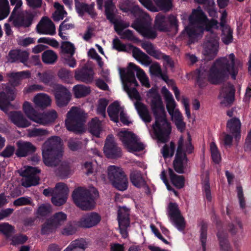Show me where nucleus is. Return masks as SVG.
I'll list each match as a JSON object with an SVG mask.
<instances>
[{
    "instance_id": "nucleus-1",
    "label": "nucleus",
    "mask_w": 251,
    "mask_h": 251,
    "mask_svg": "<svg viewBox=\"0 0 251 251\" xmlns=\"http://www.w3.org/2000/svg\"><path fill=\"white\" fill-rule=\"evenodd\" d=\"M241 65V61L235 58L233 53H231L228 57L217 59L208 72L202 69L199 70L198 82L201 85V82L207 79L211 83L217 84L224 81L229 74L233 79H235Z\"/></svg>"
},
{
    "instance_id": "nucleus-2",
    "label": "nucleus",
    "mask_w": 251,
    "mask_h": 251,
    "mask_svg": "<svg viewBox=\"0 0 251 251\" xmlns=\"http://www.w3.org/2000/svg\"><path fill=\"white\" fill-rule=\"evenodd\" d=\"M147 95L150 100L151 108L155 119V123L152 125L154 135L158 142L166 143L169 139L171 126L167 120L161 98L154 88L151 89Z\"/></svg>"
},
{
    "instance_id": "nucleus-3",
    "label": "nucleus",
    "mask_w": 251,
    "mask_h": 251,
    "mask_svg": "<svg viewBox=\"0 0 251 251\" xmlns=\"http://www.w3.org/2000/svg\"><path fill=\"white\" fill-rule=\"evenodd\" d=\"M206 20V16L201 9L193 11L189 17V24L183 31V33L187 35L191 43L194 42L199 36H201L204 29L209 33L213 32L211 30V28H218L217 21L212 20L207 23Z\"/></svg>"
},
{
    "instance_id": "nucleus-4",
    "label": "nucleus",
    "mask_w": 251,
    "mask_h": 251,
    "mask_svg": "<svg viewBox=\"0 0 251 251\" xmlns=\"http://www.w3.org/2000/svg\"><path fill=\"white\" fill-rule=\"evenodd\" d=\"M135 73L143 86L149 88L151 85L143 70L133 63H129L126 67V93L131 100H140V95L136 89L139 84L135 77Z\"/></svg>"
},
{
    "instance_id": "nucleus-5",
    "label": "nucleus",
    "mask_w": 251,
    "mask_h": 251,
    "mask_svg": "<svg viewBox=\"0 0 251 251\" xmlns=\"http://www.w3.org/2000/svg\"><path fill=\"white\" fill-rule=\"evenodd\" d=\"M61 140L52 136L45 142L42 147V156L44 164L48 167L57 166L63 155Z\"/></svg>"
},
{
    "instance_id": "nucleus-6",
    "label": "nucleus",
    "mask_w": 251,
    "mask_h": 251,
    "mask_svg": "<svg viewBox=\"0 0 251 251\" xmlns=\"http://www.w3.org/2000/svg\"><path fill=\"white\" fill-rule=\"evenodd\" d=\"M129 10L126 8V13ZM130 13H132L135 17L141 19L140 21H136L131 25V26L140 33L145 38L154 39L157 35L155 29L151 26V19L148 14L143 11L138 6H134L130 10Z\"/></svg>"
},
{
    "instance_id": "nucleus-7",
    "label": "nucleus",
    "mask_w": 251,
    "mask_h": 251,
    "mask_svg": "<svg viewBox=\"0 0 251 251\" xmlns=\"http://www.w3.org/2000/svg\"><path fill=\"white\" fill-rule=\"evenodd\" d=\"M72 197L77 207L83 210H90L95 206V200L99 197V192L94 187L86 189L80 187L74 190Z\"/></svg>"
},
{
    "instance_id": "nucleus-8",
    "label": "nucleus",
    "mask_w": 251,
    "mask_h": 251,
    "mask_svg": "<svg viewBox=\"0 0 251 251\" xmlns=\"http://www.w3.org/2000/svg\"><path fill=\"white\" fill-rule=\"evenodd\" d=\"M85 117L83 113L76 107H72L67 114L65 120L66 128L75 133H81L84 131Z\"/></svg>"
},
{
    "instance_id": "nucleus-9",
    "label": "nucleus",
    "mask_w": 251,
    "mask_h": 251,
    "mask_svg": "<svg viewBox=\"0 0 251 251\" xmlns=\"http://www.w3.org/2000/svg\"><path fill=\"white\" fill-rule=\"evenodd\" d=\"M69 189L64 183L56 184L54 188H48L43 190V194L46 197L51 196V202L55 206L64 204L68 198Z\"/></svg>"
},
{
    "instance_id": "nucleus-10",
    "label": "nucleus",
    "mask_w": 251,
    "mask_h": 251,
    "mask_svg": "<svg viewBox=\"0 0 251 251\" xmlns=\"http://www.w3.org/2000/svg\"><path fill=\"white\" fill-rule=\"evenodd\" d=\"M105 15L107 20L114 25V29L117 33L120 36L121 38L126 39V24L119 21L115 18L114 11L115 8L112 0H106L104 2Z\"/></svg>"
},
{
    "instance_id": "nucleus-11",
    "label": "nucleus",
    "mask_w": 251,
    "mask_h": 251,
    "mask_svg": "<svg viewBox=\"0 0 251 251\" xmlns=\"http://www.w3.org/2000/svg\"><path fill=\"white\" fill-rule=\"evenodd\" d=\"M219 38L214 32H210L206 36L202 48V54L208 59L214 58L217 54L219 49Z\"/></svg>"
},
{
    "instance_id": "nucleus-12",
    "label": "nucleus",
    "mask_w": 251,
    "mask_h": 251,
    "mask_svg": "<svg viewBox=\"0 0 251 251\" xmlns=\"http://www.w3.org/2000/svg\"><path fill=\"white\" fill-rule=\"evenodd\" d=\"M107 175L114 187L119 190H126V176L121 168L114 165L109 166L107 168Z\"/></svg>"
},
{
    "instance_id": "nucleus-13",
    "label": "nucleus",
    "mask_w": 251,
    "mask_h": 251,
    "mask_svg": "<svg viewBox=\"0 0 251 251\" xmlns=\"http://www.w3.org/2000/svg\"><path fill=\"white\" fill-rule=\"evenodd\" d=\"M52 91L56 105L58 107H64L69 103L72 95L66 87L58 84L53 86Z\"/></svg>"
},
{
    "instance_id": "nucleus-14",
    "label": "nucleus",
    "mask_w": 251,
    "mask_h": 251,
    "mask_svg": "<svg viewBox=\"0 0 251 251\" xmlns=\"http://www.w3.org/2000/svg\"><path fill=\"white\" fill-rule=\"evenodd\" d=\"M168 216L173 224L180 231L185 227L186 223L181 215L178 205L175 203H170L169 205Z\"/></svg>"
},
{
    "instance_id": "nucleus-15",
    "label": "nucleus",
    "mask_w": 251,
    "mask_h": 251,
    "mask_svg": "<svg viewBox=\"0 0 251 251\" xmlns=\"http://www.w3.org/2000/svg\"><path fill=\"white\" fill-rule=\"evenodd\" d=\"M183 138L181 136L178 142V147L175 159L173 162L174 168L175 171L179 174L184 173V169L187 163V158L184 152H183Z\"/></svg>"
},
{
    "instance_id": "nucleus-16",
    "label": "nucleus",
    "mask_w": 251,
    "mask_h": 251,
    "mask_svg": "<svg viewBox=\"0 0 251 251\" xmlns=\"http://www.w3.org/2000/svg\"><path fill=\"white\" fill-rule=\"evenodd\" d=\"M103 152L106 157L110 159H116L122 155L121 148L117 146L112 135L110 134L107 136L103 147Z\"/></svg>"
},
{
    "instance_id": "nucleus-17",
    "label": "nucleus",
    "mask_w": 251,
    "mask_h": 251,
    "mask_svg": "<svg viewBox=\"0 0 251 251\" xmlns=\"http://www.w3.org/2000/svg\"><path fill=\"white\" fill-rule=\"evenodd\" d=\"M235 91L233 85L229 83L224 84L219 96L221 103L225 106H230L234 100Z\"/></svg>"
},
{
    "instance_id": "nucleus-18",
    "label": "nucleus",
    "mask_w": 251,
    "mask_h": 251,
    "mask_svg": "<svg viewBox=\"0 0 251 251\" xmlns=\"http://www.w3.org/2000/svg\"><path fill=\"white\" fill-rule=\"evenodd\" d=\"M15 97L14 88L6 87L4 91L0 92V109L6 113L12 106L11 101Z\"/></svg>"
},
{
    "instance_id": "nucleus-19",
    "label": "nucleus",
    "mask_w": 251,
    "mask_h": 251,
    "mask_svg": "<svg viewBox=\"0 0 251 251\" xmlns=\"http://www.w3.org/2000/svg\"><path fill=\"white\" fill-rule=\"evenodd\" d=\"M100 220L98 213L92 212L84 215L76 223L80 227L90 228L97 225Z\"/></svg>"
},
{
    "instance_id": "nucleus-20",
    "label": "nucleus",
    "mask_w": 251,
    "mask_h": 251,
    "mask_svg": "<svg viewBox=\"0 0 251 251\" xmlns=\"http://www.w3.org/2000/svg\"><path fill=\"white\" fill-rule=\"evenodd\" d=\"M94 72L92 68L84 66L75 71L74 77L77 81L84 82L86 84L91 83L94 80Z\"/></svg>"
},
{
    "instance_id": "nucleus-21",
    "label": "nucleus",
    "mask_w": 251,
    "mask_h": 251,
    "mask_svg": "<svg viewBox=\"0 0 251 251\" xmlns=\"http://www.w3.org/2000/svg\"><path fill=\"white\" fill-rule=\"evenodd\" d=\"M37 16V12L35 11H26L20 18L17 17L13 21V24L16 27H29L33 22L34 18Z\"/></svg>"
},
{
    "instance_id": "nucleus-22",
    "label": "nucleus",
    "mask_w": 251,
    "mask_h": 251,
    "mask_svg": "<svg viewBox=\"0 0 251 251\" xmlns=\"http://www.w3.org/2000/svg\"><path fill=\"white\" fill-rule=\"evenodd\" d=\"M126 148L128 151H140L145 148L138 137L133 132L126 130Z\"/></svg>"
},
{
    "instance_id": "nucleus-23",
    "label": "nucleus",
    "mask_w": 251,
    "mask_h": 251,
    "mask_svg": "<svg viewBox=\"0 0 251 251\" xmlns=\"http://www.w3.org/2000/svg\"><path fill=\"white\" fill-rule=\"evenodd\" d=\"M126 51L131 52L132 56L143 65L148 66L151 63V58L147 54L131 44H126Z\"/></svg>"
},
{
    "instance_id": "nucleus-24",
    "label": "nucleus",
    "mask_w": 251,
    "mask_h": 251,
    "mask_svg": "<svg viewBox=\"0 0 251 251\" xmlns=\"http://www.w3.org/2000/svg\"><path fill=\"white\" fill-rule=\"evenodd\" d=\"M29 53L26 50L20 49H14L9 51L8 61L10 63L20 62L25 64L29 58Z\"/></svg>"
},
{
    "instance_id": "nucleus-25",
    "label": "nucleus",
    "mask_w": 251,
    "mask_h": 251,
    "mask_svg": "<svg viewBox=\"0 0 251 251\" xmlns=\"http://www.w3.org/2000/svg\"><path fill=\"white\" fill-rule=\"evenodd\" d=\"M241 122L236 117H233L227 122L226 130L234 136L236 141H238L241 137Z\"/></svg>"
},
{
    "instance_id": "nucleus-26",
    "label": "nucleus",
    "mask_w": 251,
    "mask_h": 251,
    "mask_svg": "<svg viewBox=\"0 0 251 251\" xmlns=\"http://www.w3.org/2000/svg\"><path fill=\"white\" fill-rule=\"evenodd\" d=\"M75 8L76 12L80 17L84 15L85 13H88L92 18L96 16L97 13L94 11V4H90L80 2L79 0H74Z\"/></svg>"
},
{
    "instance_id": "nucleus-27",
    "label": "nucleus",
    "mask_w": 251,
    "mask_h": 251,
    "mask_svg": "<svg viewBox=\"0 0 251 251\" xmlns=\"http://www.w3.org/2000/svg\"><path fill=\"white\" fill-rule=\"evenodd\" d=\"M162 93L164 97L166 103V108L169 115L171 116V118L174 117L177 111H180L178 109L176 108V104L172 95L165 87L162 89Z\"/></svg>"
},
{
    "instance_id": "nucleus-28",
    "label": "nucleus",
    "mask_w": 251,
    "mask_h": 251,
    "mask_svg": "<svg viewBox=\"0 0 251 251\" xmlns=\"http://www.w3.org/2000/svg\"><path fill=\"white\" fill-rule=\"evenodd\" d=\"M18 149L16 154L18 157H25L35 152L36 148L30 142L17 143Z\"/></svg>"
},
{
    "instance_id": "nucleus-29",
    "label": "nucleus",
    "mask_w": 251,
    "mask_h": 251,
    "mask_svg": "<svg viewBox=\"0 0 251 251\" xmlns=\"http://www.w3.org/2000/svg\"><path fill=\"white\" fill-rule=\"evenodd\" d=\"M10 117L12 122L18 127H26L30 125V122L20 111L11 112Z\"/></svg>"
},
{
    "instance_id": "nucleus-30",
    "label": "nucleus",
    "mask_w": 251,
    "mask_h": 251,
    "mask_svg": "<svg viewBox=\"0 0 251 251\" xmlns=\"http://www.w3.org/2000/svg\"><path fill=\"white\" fill-rule=\"evenodd\" d=\"M140 100H135L136 101L135 103V107L141 119L146 123H150L151 121V116L147 106L143 103L140 102Z\"/></svg>"
},
{
    "instance_id": "nucleus-31",
    "label": "nucleus",
    "mask_w": 251,
    "mask_h": 251,
    "mask_svg": "<svg viewBox=\"0 0 251 251\" xmlns=\"http://www.w3.org/2000/svg\"><path fill=\"white\" fill-rule=\"evenodd\" d=\"M154 27L160 31L167 32L170 31V25L168 18L164 15L158 13L155 17Z\"/></svg>"
},
{
    "instance_id": "nucleus-32",
    "label": "nucleus",
    "mask_w": 251,
    "mask_h": 251,
    "mask_svg": "<svg viewBox=\"0 0 251 251\" xmlns=\"http://www.w3.org/2000/svg\"><path fill=\"white\" fill-rule=\"evenodd\" d=\"M88 247V243L83 238H79L71 242L66 248V251H85Z\"/></svg>"
},
{
    "instance_id": "nucleus-33",
    "label": "nucleus",
    "mask_w": 251,
    "mask_h": 251,
    "mask_svg": "<svg viewBox=\"0 0 251 251\" xmlns=\"http://www.w3.org/2000/svg\"><path fill=\"white\" fill-rule=\"evenodd\" d=\"M57 117V112L53 110L45 113H39L36 123L46 125L54 122Z\"/></svg>"
},
{
    "instance_id": "nucleus-34",
    "label": "nucleus",
    "mask_w": 251,
    "mask_h": 251,
    "mask_svg": "<svg viewBox=\"0 0 251 251\" xmlns=\"http://www.w3.org/2000/svg\"><path fill=\"white\" fill-rule=\"evenodd\" d=\"M129 178L132 184L137 188L146 186V182L142 174L139 171H132L130 174Z\"/></svg>"
},
{
    "instance_id": "nucleus-35",
    "label": "nucleus",
    "mask_w": 251,
    "mask_h": 251,
    "mask_svg": "<svg viewBox=\"0 0 251 251\" xmlns=\"http://www.w3.org/2000/svg\"><path fill=\"white\" fill-rule=\"evenodd\" d=\"M30 75L29 71H22L16 73H12L8 75L10 78L9 81L11 84L14 86H17L20 84L21 79L29 77Z\"/></svg>"
},
{
    "instance_id": "nucleus-36",
    "label": "nucleus",
    "mask_w": 251,
    "mask_h": 251,
    "mask_svg": "<svg viewBox=\"0 0 251 251\" xmlns=\"http://www.w3.org/2000/svg\"><path fill=\"white\" fill-rule=\"evenodd\" d=\"M34 102L37 107L44 109L50 105L51 100L48 95L39 94L34 97Z\"/></svg>"
},
{
    "instance_id": "nucleus-37",
    "label": "nucleus",
    "mask_w": 251,
    "mask_h": 251,
    "mask_svg": "<svg viewBox=\"0 0 251 251\" xmlns=\"http://www.w3.org/2000/svg\"><path fill=\"white\" fill-rule=\"evenodd\" d=\"M117 219L120 232L122 236L126 238V206L119 207Z\"/></svg>"
},
{
    "instance_id": "nucleus-38",
    "label": "nucleus",
    "mask_w": 251,
    "mask_h": 251,
    "mask_svg": "<svg viewBox=\"0 0 251 251\" xmlns=\"http://www.w3.org/2000/svg\"><path fill=\"white\" fill-rule=\"evenodd\" d=\"M38 75L41 82L45 85L50 86L52 89L55 85L58 84L55 82V76L50 71H46L43 73H39Z\"/></svg>"
},
{
    "instance_id": "nucleus-39",
    "label": "nucleus",
    "mask_w": 251,
    "mask_h": 251,
    "mask_svg": "<svg viewBox=\"0 0 251 251\" xmlns=\"http://www.w3.org/2000/svg\"><path fill=\"white\" fill-rule=\"evenodd\" d=\"M120 111V106L118 102L114 101L110 104L107 108V113L110 119L117 123L119 121V115Z\"/></svg>"
},
{
    "instance_id": "nucleus-40",
    "label": "nucleus",
    "mask_w": 251,
    "mask_h": 251,
    "mask_svg": "<svg viewBox=\"0 0 251 251\" xmlns=\"http://www.w3.org/2000/svg\"><path fill=\"white\" fill-rule=\"evenodd\" d=\"M217 235L219 241L220 251H232L230 245L227 239V234L223 231H219Z\"/></svg>"
},
{
    "instance_id": "nucleus-41",
    "label": "nucleus",
    "mask_w": 251,
    "mask_h": 251,
    "mask_svg": "<svg viewBox=\"0 0 251 251\" xmlns=\"http://www.w3.org/2000/svg\"><path fill=\"white\" fill-rule=\"evenodd\" d=\"M23 110L27 117L31 120L37 122L39 113H38L32 107L31 103L25 101L23 105Z\"/></svg>"
},
{
    "instance_id": "nucleus-42",
    "label": "nucleus",
    "mask_w": 251,
    "mask_h": 251,
    "mask_svg": "<svg viewBox=\"0 0 251 251\" xmlns=\"http://www.w3.org/2000/svg\"><path fill=\"white\" fill-rule=\"evenodd\" d=\"M89 130L93 135L96 137H100L102 130L100 121L97 118L93 119L89 123Z\"/></svg>"
},
{
    "instance_id": "nucleus-43",
    "label": "nucleus",
    "mask_w": 251,
    "mask_h": 251,
    "mask_svg": "<svg viewBox=\"0 0 251 251\" xmlns=\"http://www.w3.org/2000/svg\"><path fill=\"white\" fill-rule=\"evenodd\" d=\"M168 173L171 181L174 186L178 189L184 187L185 180L183 176L176 175L170 168L168 170Z\"/></svg>"
},
{
    "instance_id": "nucleus-44",
    "label": "nucleus",
    "mask_w": 251,
    "mask_h": 251,
    "mask_svg": "<svg viewBox=\"0 0 251 251\" xmlns=\"http://www.w3.org/2000/svg\"><path fill=\"white\" fill-rule=\"evenodd\" d=\"M57 59L56 53L51 50H45L42 54V61L46 64H53Z\"/></svg>"
},
{
    "instance_id": "nucleus-45",
    "label": "nucleus",
    "mask_w": 251,
    "mask_h": 251,
    "mask_svg": "<svg viewBox=\"0 0 251 251\" xmlns=\"http://www.w3.org/2000/svg\"><path fill=\"white\" fill-rule=\"evenodd\" d=\"M141 47L146 50L148 54L155 58H159L160 51L155 49L153 44L149 41H144L141 43Z\"/></svg>"
},
{
    "instance_id": "nucleus-46",
    "label": "nucleus",
    "mask_w": 251,
    "mask_h": 251,
    "mask_svg": "<svg viewBox=\"0 0 251 251\" xmlns=\"http://www.w3.org/2000/svg\"><path fill=\"white\" fill-rule=\"evenodd\" d=\"M74 95L76 98H80L89 95L91 92L90 88L81 84H77L73 87Z\"/></svg>"
},
{
    "instance_id": "nucleus-47",
    "label": "nucleus",
    "mask_w": 251,
    "mask_h": 251,
    "mask_svg": "<svg viewBox=\"0 0 251 251\" xmlns=\"http://www.w3.org/2000/svg\"><path fill=\"white\" fill-rule=\"evenodd\" d=\"M200 226L201 227L200 240L201 243L203 251H205L207 239V225L205 222L201 221L200 224Z\"/></svg>"
},
{
    "instance_id": "nucleus-48",
    "label": "nucleus",
    "mask_w": 251,
    "mask_h": 251,
    "mask_svg": "<svg viewBox=\"0 0 251 251\" xmlns=\"http://www.w3.org/2000/svg\"><path fill=\"white\" fill-rule=\"evenodd\" d=\"M222 28V40L224 44L228 45L233 41V30L229 26H225Z\"/></svg>"
},
{
    "instance_id": "nucleus-49",
    "label": "nucleus",
    "mask_w": 251,
    "mask_h": 251,
    "mask_svg": "<svg viewBox=\"0 0 251 251\" xmlns=\"http://www.w3.org/2000/svg\"><path fill=\"white\" fill-rule=\"evenodd\" d=\"M67 219V215L62 212L55 213L50 219L55 227L63 224Z\"/></svg>"
},
{
    "instance_id": "nucleus-50",
    "label": "nucleus",
    "mask_w": 251,
    "mask_h": 251,
    "mask_svg": "<svg viewBox=\"0 0 251 251\" xmlns=\"http://www.w3.org/2000/svg\"><path fill=\"white\" fill-rule=\"evenodd\" d=\"M78 221L69 222L62 231V233L65 235H73L75 233L77 228L80 227L77 225Z\"/></svg>"
},
{
    "instance_id": "nucleus-51",
    "label": "nucleus",
    "mask_w": 251,
    "mask_h": 251,
    "mask_svg": "<svg viewBox=\"0 0 251 251\" xmlns=\"http://www.w3.org/2000/svg\"><path fill=\"white\" fill-rule=\"evenodd\" d=\"M9 13L8 0H0V21L5 19Z\"/></svg>"
},
{
    "instance_id": "nucleus-52",
    "label": "nucleus",
    "mask_w": 251,
    "mask_h": 251,
    "mask_svg": "<svg viewBox=\"0 0 251 251\" xmlns=\"http://www.w3.org/2000/svg\"><path fill=\"white\" fill-rule=\"evenodd\" d=\"M175 121V125L177 129L181 132L184 130L186 127V124L183 121V117L180 112H176L174 117L172 118Z\"/></svg>"
},
{
    "instance_id": "nucleus-53",
    "label": "nucleus",
    "mask_w": 251,
    "mask_h": 251,
    "mask_svg": "<svg viewBox=\"0 0 251 251\" xmlns=\"http://www.w3.org/2000/svg\"><path fill=\"white\" fill-rule=\"evenodd\" d=\"M25 180L23 182L22 185L25 187L35 186L39 184L40 178L38 176H25Z\"/></svg>"
},
{
    "instance_id": "nucleus-54",
    "label": "nucleus",
    "mask_w": 251,
    "mask_h": 251,
    "mask_svg": "<svg viewBox=\"0 0 251 251\" xmlns=\"http://www.w3.org/2000/svg\"><path fill=\"white\" fill-rule=\"evenodd\" d=\"M61 49L63 53L66 55H74L75 52V48L73 44L69 41L63 42Z\"/></svg>"
},
{
    "instance_id": "nucleus-55",
    "label": "nucleus",
    "mask_w": 251,
    "mask_h": 251,
    "mask_svg": "<svg viewBox=\"0 0 251 251\" xmlns=\"http://www.w3.org/2000/svg\"><path fill=\"white\" fill-rule=\"evenodd\" d=\"M71 73L70 71L65 68H61L58 71L57 75L63 81L69 83L72 78Z\"/></svg>"
},
{
    "instance_id": "nucleus-56",
    "label": "nucleus",
    "mask_w": 251,
    "mask_h": 251,
    "mask_svg": "<svg viewBox=\"0 0 251 251\" xmlns=\"http://www.w3.org/2000/svg\"><path fill=\"white\" fill-rule=\"evenodd\" d=\"M175 150V145L173 142L170 143V146L165 145L161 150V152L164 158H167L169 156H173Z\"/></svg>"
},
{
    "instance_id": "nucleus-57",
    "label": "nucleus",
    "mask_w": 251,
    "mask_h": 251,
    "mask_svg": "<svg viewBox=\"0 0 251 251\" xmlns=\"http://www.w3.org/2000/svg\"><path fill=\"white\" fill-rule=\"evenodd\" d=\"M160 9L165 11H169L172 8L171 0H153Z\"/></svg>"
},
{
    "instance_id": "nucleus-58",
    "label": "nucleus",
    "mask_w": 251,
    "mask_h": 251,
    "mask_svg": "<svg viewBox=\"0 0 251 251\" xmlns=\"http://www.w3.org/2000/svg\"><path fill=\"white\" fill-rule=\"evenodd\" d=\"M54 227H55V226L51 220L50 219H48L42 225L41 233L42 235H49L52 232Z\"/></svg>"
},
{
    "instance_id": "nucleus-59",
    "label": "nucleus",
    "mask_w": 251,
    "mask_h": 251,
    "mask_svg": "<svg viewBox=\"0 0 251 251\" xmlns=\"http://www.w3.org/2000/svg\"><path fill=\"white\" fill-rule=\"evenodd\" d=\"M14 227L8 223H4L0 224V231L7 238H9L14 231Z\"/></svg>"
},
{
    "instance_id": "nucleus-60",
    "label": "nucleus",
    "mask_w": 251,
    "mask_h": 251,
    "mask_svg": "<svg viewBox=\"0 0 251 251\" xmlns=\"http://www.w3.org/2000/svg\"><path fill=\"white\" fill-rule=\"evenodd\" d=\"M75 28V25L73 24H65L64 22H62L59 25L58 29V35L64 40H68V37L66 36L63 35V31L69 30Z\"/></svg>"
},
{
    "instance_id": "nucleus-61",
    "label": "nucleus",
    "mask_w": 251,
    "mask_h": 251,
    "mask_svg": "<svg viewBox=\"0 0 251 251\" xmlns=\"http://www.w3.org/2000/svg\"><path fill=\"white\" fill-rule=\"evenodd\" d=\"M210 149L213 161L216 163H218L221 160V156L214 142L211 143Z\"/></svg>"
},
{
    "instance_id": "nucleus-62",
    "label": "nucleus",
    "mask_w": 251,
    "mask_h": 251,
    "mask_svg": "<svg viewBox=\"0 0 251 251\" xmlns=\"http://www.w3.org/2000/svg\"><path fill=\"white\" fill-rule=\"evenodd\" d=\"M32 201L29 197H22L15 200L13 202L14 205L20 206L22 205H31Z\"/></svg>"
},
{
    "instance_id": "nucleus-63",
    "label": "nucleus",
    "mask_w": 251,
    "mask_h": 251,
    "mask_svg": "<svg viewBox=\"0 0 251 251\" xmlns=\"http://www.w3.org/2000/svg\"><path fill=\"white\" fill-rule=\"evenodd\" d=\"M29 135L30 137H40L47 136L49 133V131L44 129L42 128H33L29 131Z\"/></svg>"
},
{
    "instance_id": "nucleus-64",
    "label": "nucleus",
    "mask_w": 251,
    "mask_h": 251,
    "mask_svg": "<svg viewBox=\"0 0 251 251\" xmlns=\"http://www.w3.org/2000/svg\"><path fill=\"white\" fill-rule=\"evenodd\" d=\"M231 133L228 132H223L222 134V141L223 142L224 145L226 147H231L232 145V142L233 140V135H231Z\"/></svg>"
}]
</instances>
